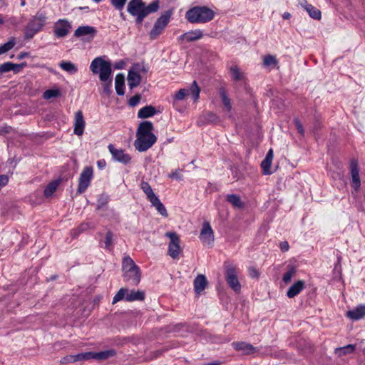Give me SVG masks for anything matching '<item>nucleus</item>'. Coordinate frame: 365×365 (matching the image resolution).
<instances>
[{"instance_id": "8fccbe9b", "label": "nucleus", "mask_w": 365, "mask_h": 365, "mask_svg": "<svg viewBox=\"0 0 365 365\" xmlns=\"http://www.w3.org/2000/svg\"><path fill=\"white\" fill-rule=\"evenodd\" d=\"M108 199L107 196H101L98 199L97 210L102 209L108 203Z\"/></svg>"}, {"instance_id": "3c124183", "label": "nucleus", "mask_w": 365, "mask_h": 365, "mask_svg": "<svg viewBox=\"0 0 365 365\" xmlns=\"http://www.w3.org/2000/svg\"><path fill=\"white\" fill-rule=\"evenodd\" d=\"M140 101V95H135L133 97H131L128 101V104L131 107L136 106Z\"/></svg>"}, {"instance_id": "2eb2a0df", "label": "nucleus", "mask_w": 365, "mask_h": 365, "mask_svg": "<svg viewBox=\"0 0 365 365\" xmlns=\"http://www.w3.org/2000/svg\"><path fill=\"white\" fill-rule=\"evenodd\" d=\"M108 150L115 160L123 164H128L130 163L131 157L128 154L125 153V150L122 149H116L112 144L108 145Z\"/></svg>"}, {"instance_id": "cd10ccee", "label": "nucleus", "mask_w": 365, "mask_h": 365, "mask_svg": "<svg viewBox=\"0 0 365 365\" xmlns=\"http://www.w3.org/2000/svg\"><path fill=\"white\" fill-rule=\"evenodd\" d=\"M150 202L162 216L168 217L167 210L164 205L160 202L158 197L156 196L155 197H153V199L150 200Z\"/></svg>"}, {"instance_id": "423d86ee", "label": "nucleus", "mask_w": 365, "mask_h": 365, "mask_svg": "<svg viewBox=\"0 0 365 365\" xmlns=\"http://www.w3.org/2000/svg\"><path fill=\"white\" fill-rule=\"evenodd\" d=\"M173 11L168 10L164 11L155 21L153 27L149 33V37L151 40H155L159 37L166 26L168 25Z\"/></svg>"}, {"instance_id": "473e14b6", "label": "nucleus", "mask_w": 365, "mask_h": 365, "mask_svg": "<svg viewBox=\"0 0 365 365\" xmlns=\"http://www.w3.org/2000/svg\"><path fill=\"white\" fill-rule=\"evenodd\" d=\"M59 66L63 70L71 74L76 73L78 71L76 65L71 61H62L60 63Z\"/></svg>"}, {"instance_id": "a18cd8bd", "label": "nucleus", "mask_w": 365, "mask_h": 365, "mask_svg": "<svg viewBox=\"0 0 365 365\" xmlns=\"http://www.w3.org/2000/svg\"><path fill=\"white\" fill-rule=\"evenodd\" d=\"M14 66H15L14 63L11 62H6L3 64L0 65V73H6L12 71L14 69Z\"/></svg>"}, {"instance_id": "9d476101", "label": "nucleus", "mask_w": 365, "mask_h": 365, "mask_svg": "<svg viewBox=\"0 0 365 365\" xmlns=\"http://www.w3.org/2000/svg\"><path fill=\"white\" fill-rule=\"evenodd\" d=\"M93 170L92 167H86L80 175L77 192H84L91 184Z\"/></svg>"}, {"instance_id": "393cba45", "label": "nucleus", "mask_w": 365, "mask_h": 365, "mask_svg": "<svg viewBox=\"0 0 365 365\" xmlns=\"http://www.w3.org/2000/svg\"><path fill=\"white\" fill-rule=\"evenodd\" d=\"M207 282L205 275L199 274L194 280V289L196 293L200 294L206 287Z\"/></svg>"}, {"instance_id": "6e6d98bb", "label": "nucleus", "mask_w": 365, "mask_h": 365, "mask_svg": "<svg viewBox=\"0 0 365 365\" xmlns=\"http://www.w3.org/2000/svg\"><path fill=\"white\" fill-rule=\"evenodd\" d=\"M8 181H9V178H8L7 175H0V190L1 189V187L5 186L8 183Z\"/></svg>"}, {"instance_id": "a19ab883", "label": "nucleus", "mask_w": 365, "mask_h": 365, "mask_svg": "<svg viewBox=\"0 0 365 365\" xmlns=\"http://www.w3.org/2000/svg\"><path fill=\"white\" fill-rule=\"evenodd\" d=\"M190 92L192 94L194 101H197L200 96V88L195 81H193L190 87Z\"/></svg>"}, {"instance_id": "4d7b16f0", "label": "nucleus", "mask_w": 365, "mask_h": 365, "mask_svg": "<svg viewBox=\"0 0 365 365\" xmlns=\"http://www.w3.org/2000/svg\"><path fill=\"white\" fill-rule=\"evenodd\" d=\"M205 118L209 122H215L217 119V117L212 113H208L206 114Z\"/></svg>"}, {"instance_id": "c03bdc74", "label": "nucleus", "mask_w": 365, "mask_h": 365, "mask_svg": "<svg viewBox=\"0 0 365 365\" xmlns=\"http://www.w3.org/2000/svg\"><path fill=\"white\" fill-rule=\"evenodd\" d=\"M271 165H272V162L268 160H265L264 159L261 163V168L263 170V173L264 175H269V174H271V172H270V167H271Z\"/></svg>"}, {"instance_id": "bf43d9fd", "label": "nucleus", "mask_w": 365, "mask_h": 365, "mask_svg": "<svg viewBox=\"0 0 365 365\" xmlns=\"http://www.w3.org/2000/svg\"><path fill=\"white\" fill-rule=\"evenodd\" d=\"M61 363H73V355H68L66 356L61 360Z\"/></svg>"}, {"instance_id": "4c0bfd02", "label": "nucleus", "mask_w": 365, "mask_h": 365, "mask_svg": "<svg viewBox=\"0 0 365 365\" xmlns=\"http://www.w3.org/2000/svg\"><path fill=\"white\" fill-rule=\"evenodd\" d=\"M309 15L310 17H312L314 19L319 20L321 19V11L317 9L314 6H309V8H307L305 10Z\"/></svg>"}, {"instance_id": "f704fd0d", "label": "nucleus", "mask_w": 365, "mask_h": 365, "mask_svg": "<svg viewBox=\"0 0 365 365\" xmlns=\"http://www.w3.org/2000/svg\"><path fill=\"white\" fill-rule=\"evenodd\" d=\"M296 272V268L294 267H289L288 270L284 274L282 277V281L284 284H287L291 282L292 277L295 275Z\"/></svg>"}, {"instance_id": "864d4df0", "label": "nucleus", "mask_w": 365, "mask_h": 365, "mask_svg": "<svg viewBox=\"0 0 365 365\" xmlns=\"http://www.w3.org/2000/svg\"><path fill=\"white\" fill-rule=\"evenodd\" d=\"M181 171H182V170H180V169L176 170L172 172L171 173H170L168 175V177L170 178H175L177 180H182V176L180 175V173Z\"/></svg>"}, {"instance_id": "c9c22d12", "label": "nucleus", "mask_w": 365, "mask_h": 365, "mask_svg": "<svg viewBox=\"0 0 365 365\" xmlns=\"http://www.w3.org/2000/svg\"><path fill=\"white\" fill-rule=\"evenodd\" d=\"M93 225L88 222H83L76 229H73L72 230V235L74 236H77L81 232L86 231L90 228H93Z\"/></svg>"}, {"instance_id": "052dcab7", "label": "nucleus", "mask_w": 365, "mask_h": 365, "mask_svg": "<svg viewBox=\"0 0 365 365\" xmlns=\"http://www.w3.org/2000/svg\"><path fill=\"white\" fill-rule=\"evenodd\" d=\"M298 3L304 9V10L312 6V4H308L306 0H298Z\"/></svg>"}, {"instance_id": "7c9ffc66", "label": "nucleus", "mask_w": 365, "mask_h": 365, "mask_svg": "<svg viewBox=\"0 0 365 365\" xmlns=\"http://www.w3.org/2000/svg\"><path fill=\"white\" fill-rule=\"evenodd\" d=\"M227 201L232 204L235 207L241 208L243 207V203L241 200V198L237 195H227Z\"/></svg>"}, {"instance_id": "412c9836", "label": "nucleus", "mask_w": 365, "mask_h": 365, "mask_svg": "<svg viewBox=\"0 0 365 365\" xmlns=\"http://www.w3.org/2000/svg\"><path fill=\"white\" fill-rule=\"evenodd\" d=\"M305 287V283L302 280H298L293 284L287 290V296L289 298H293L299 294Z\"/></svg>"}, {"instance_id": "4be33fe9", "label": "nucleus", "mask_w": 365, "mask_h": 365, "mask_svg": "<svg viewBox=\"0 0 365 365\" xmlns=\"http://www.w3.org/2000/svg\"><path fill=\"white\" fill-rule=\"evenodd\" d=\"M96 29L91 26H79L74 33L76 37H81L83 36H91L93 38L96 35Z\"/></svg>"}, {"instance_id": "de8ad7c7", "label": "nucleus", "mask_w": 365, "mask_h": 365, "mask_svg": "<svg viewBox=\"0 0 365 365\" xmlns=\"http://www.w3.org/2000/svg\"><path fill=\"white\" fill-rule=\"evenodd\" d=\"M189 93L188 90L180 89L175 95V99L177 101L182 100Z\"/></svg>"}, {"instance_id": "ddd939ff", "label": "nucleus", "mask_w": 365, "mask_h": 365, "mask_svg": "<svg viewBox=\"0 0 365 365\" xmlns=\"http://www.w3.org/2000/svg\"><path fill=\"white\" fill-rule=\"evenodd\" d=\"M199 238L204 245H212L215 239L214 233L209 222H205L202 224Z\"/></svg>"}, {"instance_id": "603ef678", "label": "nucleus", "mask_w": 365, "mask_h": 365, "mask_svg": "<svg viewBox=\"0 0 365 365\" xmlns=\"http://www.w3.org/2000/svg\"><path fill=\"white\" fill-rule=\"evenodd\" d=\"M294 121L296 128H297L298 133H300L302 135H304V130L303 125L301 123V122L299 121V120L297 118H295L294 120Z\"/></svg>"}, {"instance_id": "c85d7f7f", "label": "nucleus", "mask_w": 365, "mask_h": 365, "mask_svg": "<svg viewBox=\"0 0 365 365\" xmlns=\"http://www.w3.org/2000/svg\"><path fill=\"white\" fill-rule=\"evenodd\" d=\"M219 94L221 97L222 101L225 107L226 108L228 112H230L232 109V104L230 98L228 97L226 89L224 87H220L219 88Z\"/></svg>"}, {"instance_id": "c756f323", "label": "nucleus", "mask_w": 365, "mask_h": 365, "mask_svg": "<svg viewBox=\"0 0 365 365\" xmlns=\"http://www.w3.org/2000/svg\"><path fill=\"white\" fill-rule=\"evenodd\" d=\"M355 345L349 344L344 347H339L335 349V354L338 356H343L349 354H351L355 350Z\"/></svg>"}, {"instance_id": "5701e85b", "label": "nucleus", "mask_w": 365, "mask_h": 365, "mask_svg": "<svg viewBox=\"0 0 365 365\" xmlns=\"http://www.w3.org/2000/svg\"><path fill=\"white\" fill-rule=\"evenodd\" d=\"M91 359H96V360H106L107 359L113 357L116 355V351L115 349H108L102 351L100 352H93L91 351Z\"/></svg>"}, {"instance_id": "39448f33", "label": "nucleus", "mask_w": 365, "mask_h": 365, "mask_svg": "<svg viewBox=\"0 0 365 365\" xmlns=\"http://www.w3.org/2000/svg\"><path fill=\"white\" fill-rule=\"evenodd\" d=\"M47 17L44 12L38 11L29 21L25 29V38L31 39L39 32L46 24Z\"/></svg>"}, {"instance_id": "58836bf2", "label": "nucleus", "mask_w": 365, "mask_h": 365, "mask_svg": "<svg viewBox=\"0 0 365 365\" xmlns=\"http://www.w3.org/2000/svg\"><path fill=\"white\" fill-rule=\"evenodd\" d=\"M230 72L232 73V78L235 81H241L243 79V74L240 72V68L237 66H232L230 68Z\"/></svg>"}, {"instance_id": "6e6552de", "label": "nucleus", "mask_w": 365, "mask_h": 365, "mask_svg": "<svg viewBox=\"0 0 365 365\" xmlns=\"http://www.w3.org/2000/svg\"><path fill=\"white\" fill-rule=\"evenodd\" d=\"M225 279L228 286L236 293H239L241 290V284L239 282L236 267L232 264L225 262Z\"/></svg>"}, {"instance_id": "7ed1b4c3", "label": "nucleus", "mask_w": 365, "mask_h": 365, "mask_svg": "<svg viewBox=\"0 0 365 365\" xmlns=\"http://www.w3.org/2000/svg\"><path fill=\"white\" fill-rule=\"evenodd\" d=\"M122 270L123 279L126 282L133 286L138 284L141 277L140 270L129 256L123 258Z\"/></svg>"}, {"instance_id": "f03ea898", "label": "nucleus", "mask_w": 365, "mask_h": 365, "mask_svg": "<svg viewBox=\"0 0 365 365\" xmlns=\"http://www.w3.org/2000/svg\"><path fill=\"white\" fill-rule=\"evenodd\" d=\"M90 68L93 73H99L100 80L104 83L103 91L109 94L111 92L110 86L112 83V81L110 79L112 73L111 63L103 60L101 57H96L92 61Z\"/></svg>"}, {"instance_id": "4468645a", "label": "nucleus", "mask_w": 365, "mask_h": 365, "mask_svg": "<svg viewBox=\"0 0 365 365\" xmlns=\"http://www.w3.org/2000/svg\"><path fill=\"white\" fill-rule=\"evenodd\" d=\"M350 174L351 177V185L355 191H358L361 186L359 169L358 166V161L354 158L350 161Z\"/></svg>"}, {"instance_id": "ea45409f", "label": "nucleus", "mask_w": 365, "mask_h": 365, "mask_svg": "<svg viewBox=\"0 0 365 365\" xmlns=\"http://www.w3.org/2000/svg\"><path fill=\"white\" fill-rule=\"evenodd\" d=\"M278 61L275 56L272 55H267L263 58V64L264 66L268 67L270 66H276Z\"/></svg>"}, {"instance_id": "774afa93", "label": "nucleus", "mask_w": 365, "mask_h": 365, "mask_svg": "<svg viewBox=\"0 0 365 365\" xmlns=\"http://www.w3.org/2000/svg\"><path fill=\"white\" fill-rule=\"evenodd\" d=\"M291 16V14L288 12H285L283 14L282 17L284 19H289Z\"/></svg>"}, {"instance_id": "49530a36", "label": "nucleus", "mask_w": 365, "mask_h": 365, "mask_svg": "<svg viewBox=\"0 0 365 365\" xmlns=\"http://www.w3.org/2000/svg\"><path fill=\"white\" fill-rule=\"evenodd\" d=\"M126 1L127 0H110L111 4L118 11L124 8Z\"/></svg>"}, {"instance_id": "20e7f679", "label": "nucleus", "mask_w": 365, "mask_h": 365, "mask_svg": "<svg viewBox=\"0 0 365 365\" xmlns=\"http://www.w3.org/2000/svg\"><path fill=\"white\" fill-rule=\"evenodd\" d=\"M215 12L207 6H195L185 14L186 19L192 24H204L214 19Z\"/></svg>"}, {"instance_id": "72a5a7b5", "label": "nucleus", "mask_w": 365, "mask_h": 365, "mask_svg": "<svg viewBox=\"0 0 365 365\" xmlns=\"http://www.w3.org/2000/svg\"><path fill=\"white\" fill-rule=\"evenodd\" d=\"M141 189L146 195L147 198L149 200V201L150 200H152L153 197H156V195H155V193L153 191V189L151 188L150 185H149V183L148 182H145V181L142 182Z\"/></svg>"}, {"instance_id": "f257e3e1", "label": "nucleus", "mask_w": 365, "mask_h": 365, "mask_svg": "<svg viewBox=\"0 0 365 365\" xmlns=\"http://www.w3.org/2000/svg\"><path fill=\"white\" fill-rule=\"evenodd\" d=\"M160 9V0H153L148 5L143 0H130L127 5V11L135 17V23L140 24L149 14L157 12Z\"/></svg>"}, {"instance_id": "b1692460", "label": "nucleus", "mask_w": 365, "mask_h": 365, "mask_svg": "<svg viewBox=\"0 0 365 365\" xmlns=\"http://www.w3.org/2000/svg\"><path fill=\"white\" fill-rule=\"evenodd\" d=\"M153 130V125L150 121L142 122L138 126L137 130V136L154 135L153 133H152Z\"/></svg>"}, {"instance_id": "09e8293b", "label": "nucleus", "mask_w": 365, "mask_h": 365, "mask_svg": "<svg viewBox=\"0 0 365 365\" xmlns=\"http://www.w3.org/2000/svg\"><path fill=\"white\" fill-rule=\"evenodd\" d=\"M113 240V233L110 231H108L105 237V247L107 249H110L112 245Z\"/></svg>"}, {"instance_id": "79ce46f5", "label": "nucleus", "mask_w": 365, "mask_h": 365, "mask_svg": "<svg viewBox=\"0 0 365 365\" xmlns=\"http://www.w3.org/2000/svg\"><path fill=\"white\" fill-rule=\"evenodd\" d=\"M91 351L73 355V362L91 359Z\"/></svg>"}, {"instance_id": "0eeeda50", "label": "nucleus", "mask_w": 365, "mask_h": 365, "mask_svg": "<svg viewBox=\"0 0 365 365\" xmlns=\"http://www.w3.org/2000/svg\"><path fill=\"white\" fill-rule=\"evenodd\" d=\"M145 299V293L140 290H128L125 288H120L113 298V304L125 299L127 302L143 301Z\"/></svg>"}, {"instance_id": "680f3d73", "label": "nucleus", "mask_w": 365, "mask_h": 365, "mask_svg": "<svg viewBox=\"0 0 365 365\" xmlns=\"http://www.w3.org/2000/svg\"><path fill=\"white\" fill-rule=\"evenodd\" d=\"M14 65H15V66H14V69H12V71L16 73L19 72L21 68H24V66H25V63H21V64L14 63Z\"/></svg>"}, {"instance_id": "69168bd1", "label": "nucleus", "mask_w": 365, "mask_h": 365, "mask_svg": "<svg viewBox=\"0 0 365 365\" xmlns=\"http://www.w3.org/2000/svg\"><path fill=\"white\" fill-rule=\"evenodd\" d=\"M265 160H268L271 162H272V159H273V150L272 149H270L267 153V155L264 158Z\"/></svg>"}, {"instance_id": "e433bc0d", "label": "nucleus", "mask_w": 365, "mask_h": 365, "mask_svg": "<svg viewBox=\"0 0 365 365\" xmlns=\"http://www.w3.org/2000/svg\"><path fill=\"white\" fill-rule=\"evenodd\" d=\"M15 38H11L9 41L0 46V55L6 53L14 48L15 46Z\"/></svg>"}, {"instance_id": "9b49d317", "label": "nucleus", "mask_w": 365, "mask_h": 365, "mask_svg": "<svg viewBox=\"0 0 365 365\" xmlns=\"http://www.w3.org/2000/svg\"><path fill=\"white\" fill-rule=\"evenodd\" d=\"M165 236L170 239L168 245V255L173 259H176L180 253V238L176 232H168Z\"/></svg>"}, {"instance_id": "dca6fc26", "label": "nucleus", "mask_w": 365, "mask_h": 365, "mask_svg": "<svg viewBox=\"0 0 365 365\" xmlns=\"http://www.w3.org/2000/svg\"><path fill=\"white\" fill-rule=\"evenodd\" d=\"M86 122L83 118V112L78 110L75 113L74 123H73V133L74 134L81 136L83 135L85 129Z\"/></svg>"}, {"instance_id": "37998d69", "label": "nucleus", "mask_w": 365, "mask_h": 365, "mask_svg": "<svg viewBox=\"0 0 365 365\" xmlns=\"http://www.w3.org/2000/svg\"><path fill=\"white\" fill-rule=\"evenodd\" d=\"M58 95L59 91L58 89H48L43 93V97L44 99L48 100L57 97Z\"/></svg>"}, {"instance_id": "f8f14e48", "label": "nucleus", "mask_w": 365, "mask_h": 365, "mask_svg": "<svg viewBox=\"0 0 365 365\" xmlns=\"http://www.w3.org/2000/svg\"><path fill=\"white\" fill-rule=\"evenodd\" d=\"M71 28V24L67 19H58L53 26L54 35L57 38H64L70 33Z\"/></svg>"}, {"instance_id": "f3484780", "label": "nucleus", "mask_w": 365, "mask_h": 365, "mask_svg": "<svg viewBox=\"0 0 365 365\" xmlns=\"http://www.w3.org/2000/svg\"><path fill=\"white\" fill-rule=\"evenodd\" d=\"M138 65L133 66L128 73V84L130 89L139 86L141 82V76L137 71Z\"/></svg>"}, {"instance_id": "e2e57ef3", "label": "nucleus", "mask_w": 365, "mask_h": 365, "mask_svg": "<svg viewBox=\"0 0 365 365\" xmlns=\"http://www.w3.org/2000/svg\"><path fill=\"white\" fill-rule=\"evenodd\" d=\"M289 246L287 242L284 241L280 243V249L283 252H286L289 250Z\"/></svg>"}, {"instance_id": "a211bd4d", "label": "nucleus", "mask_w": 365, "mask_h": 365, "mask_svg": "<svg viewBox=\"0 0 365 365\" xmlns=\"http://www.w3.org/2000/svg\"><path fill=\"white\" fill-rule=\"evenodd\" d=\"M203 36V32L200 29H195L187 31L178 37V41L180 42L187 41L192 42L200 40Z\"/></svg>"}, {"instance_id": "5fc2aeb1", "label": "nucleus", "mask_w": 365, "mask_h": 365, "mask_svg": "<svg viewBox=\"0 0 365 365\" xmlns=\"http://www.w3.org/2000/svg\"><path fill=\"white\" fill-rule=\"evenodd\" d=\"M249 274L252 278H257L259 275V272L255 267L249 268Z\"/></svg>"}, {"instance_id": "aec40b11", "label": "nucleus", "mask_w": 365, "mask_h": 365, "mask_svg": "<svg viewBox=\"0 0 365 365\" xmlns=\"http://www.w3.org/2000/svg\"><path fill=\"white\" fill-rule=\"evenodd\" d=\"M346 315L354 321L363 319L365 317V304H360L354 309L348 311Z\"/></svg>"}, {"instance_id": "6ab92c4d", "label": "nucleus", "mask_w": 365, "mask_h": 365, "mask_svg": "<svg viewBox=\"0 0 365 365\" xmlns=\"http://www.w3.org/2000/svg\"><path fill=\"white\" fill-rule=\"evenodd\" d=\"M232 347L237 351L241 352L242 354L248 355L254 353L256 348L252 344L244 341H235L232 344Z\"/></svg>"}, {"instance_id": "a878e982", "label": "nucleus", "mask_w": 365, "mask_h": 365, "mask_svg": "<svg viewBox=\"0 0 365 365\" xmlns=\"http://www.w3.org/2000/svg\"><path fill=\"white\" fill-rule=\"evenodd\" d=\"M125 76L123 73H118L115 78V88L119 96H123L125 93Z\"/></svg>"}, {"instance_id": "13d9d810", "label": "nucleus", "mask_w": 365, "mask_h": 365, "mask_svg": "<svg viewBox=\"0 0 365 365\" xmlns=\"http://www.w3.org/2000/svg\"><path fill=\"white\" fill-rule=\"evenodd\" d=\"M125 66V61L123 60H120L118 62H115V63L114 64V68L115 69H123V68H124Z\"/></svg>"}, {"instance_id": "0e129e2a", "label": "nucleus", "mask_w": 365, "mask_h": 365, "mask_svg": "<svg viewBox=\"0 0 365 365\" xmlns=\"http://www.w3.org/2000/svg\"><path fill=\"white\" fill-rule=\"evenodd\" d=\"M97 165L99 169L103 170L106 167V163L104 160H99L97 161Z\"/></svg>"}, {"instance_id": "1a4fd4ad", "label": "nucleus", "mask_w": 365, "mask_h": 365, "mask_svg": "<svg viewBox=\"0 0 365 365\" xmlns=\"http://www.w3.org/2000/svg\"><path fill=\"white\" fill-rule=\"evenodd\" d=\"M156 140L157 138L155 135L137 136L134 146L139 152H145L152 147Z\"/></svg>"}, {"instance_id": "bb28decb", "label": "nucleus", "mask_w": 365, "mask_h": 365, "mask_svg": "<svg viewBox=\"0 0 365 365\" xmlns=\"http://www.w3.org/2000/svg\"><path fill=\"white\" fill-rule=\"evenodd\" d=\"M157 113L156 109L153 106H146L138 110V118H148L153 116Z\"/></svg>"}, {"instance_id": "2f4dec72", "label": "nucleus", "mask_w": 365, "mask_h": 365, "mask_svg": "<svg viewBox=\"0 0 365 365\" xmlns=\"http://www.w3.org/2000/svg\"><path fill=\"white\" fill-rule=\"evenodd\" d=\"M60 180H54L51 182L44 190V195L46 197H51L54 192H56L58 186L59 185Z\"/></svg>"}, {"instance_id": "338daca9", "label": "nucleus", "mask_w": 365, "mask_h": 365, "mask_svg": "<svg viewBox=\"0 0 365 365\" xmlns=\"http://www.w3.org/2000/svg\"><path fill=\"white\" fill-rule=\"evenodd\" d=\"M29 56V53H26V52H21L19 53V55L18 56V59L21 60L24 58H25L26 56Z\"/></svg>"}]
</instances>
